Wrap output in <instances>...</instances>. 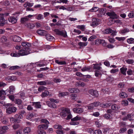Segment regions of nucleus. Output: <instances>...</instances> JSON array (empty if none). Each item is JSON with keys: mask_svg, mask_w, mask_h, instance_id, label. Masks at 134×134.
<instances>
[{"mask_svg": "<svg viewBox=\"0 0 134 134\" xmlns=\"http://www.w3.org/2000/svg\"><path fill=\"white\" fill-rule=\"evenodd\" d=\"M60 116L62 118L67 116L66 118L67 120L70 119L72 117V116L71 114L70 109L66 108L62 109L60 113Z\"/></svg>", "mask_w": 134, "mask_h": 134, "instance_id": "f257e3e1", "label": "nucleus"}, {"mask_svg": "<svg viewBox=\"0 0 134 134\" xmlns=\"http://www.w3.org/2000/svg\"><path fill=\"white\" fill-rule=\"evenodd\" d=\"M27 49L28 50V51L24 49L19 51V52L20 56L26 55L32 53L38 52V51H37L36 49L33 50H32H32L31 49Z\"/></svg>", "mask_w": 134, "mask_h": 134, "instance_id": "f03ea898", "label": "nucleus"}, {"mask_svg": "<svg viewBox=\"0 0 134 134\" xmlns=\"http://www.w3.org/2000/svg\"><path fill=\"white\" fill-rule=\"evenodd\" d=\"M59 102V101L57 99L51 98L49 99V100L47 101L46 103L49 107L52 108H57V106L55 103H58Z\"/></svg>", "mask_w": 134, "mask_h": 134, "instance_id": "7ed1b4c3", "label": "nucleus"}, {"mask_svg": "<svg viewBox=\"0 0 134 134\" xmlns=\"http://www.w3.org/2000/svg\"><path fill=\"white\" fill-rule=\"evenodd\" d=\"M38 44L37 43L35 42L34 43V45L35 47H33V49H32L30 48L31 45V44L29 43L24 42H22L21 43V45L24 47V49L27 51L28 50V49H31V50H32H32H34L36 48V47H38Z\"/></svg>", "mask_w": 134, "mask_h": 134, "instance_id": "20e7f679", "label": "nucleus"}, {"mask_svg": "<svg viewBox=\"0 0 134 134\" xmlns=\"http://www.w3.org/2000/svg\"><path fill=\"white\" fill-rule=\"evenodd\" d=\"M12 105L10 103L7 104V105L9 107L8 108L7 107L6 109V113L8 114L16 112L17 110L16 108L15 107L11 106Z\"/></svg>", "mask_w": 134, "mask_h": 134, "instance_id": "39448f33", "label": "nucleus"}, {"mask_svg": "<svg viewBox=\"0 0 134 134\" xmlns=\"http://www.w3.org/2000/svg\"><path fill=\"white\" fill-rule=\"evenodd\" d=\"M54 31L56 34L59 35L66 37L67 36L66 32V31L64 32L63 31H60L58 29H55L54 30Z\"/></svg>", "mask_w": 134, "mask_h": 134, "instance_id": "423d86ee", "label": "nucleus"}, {"mask_svg": "<svg viewBox=\"0 0 134 134\" xmlns=\"http://www.w3.org/2000/svg\"><path fill=\"white\" fill-rule=\"evenodd\" d=\"M45 65V64H42L41 62H39L35 63H31L30 64L29 66H30V67L34 66V69H36L35 68L36 67H40L42 66H43Z\"/></svg>", "mask_w": 134, "mask_h": 134, "instance_id": "0eeeda50", "label": "nucleus"}, {"mask_svg": "<svg viewBox=\"0 0 134 134\" xmlns=\"http://www.w3.org/2000/svg\"><path fill=\"white\" fill-rule=\"evenodd\" d=\"M99 21V19L96 18H93L92 22L90 24V25L93 27H96L100 24Z\"/></svg>", "mask_w": 134, "mask_h": 134, "instance_id": "6e6552de", "label": "nucleus"}, {"mask_svg": "<svg viewBox=\"0 0 134 134\" xmlns=\"http://www.w3.org/2000/svg\"><path fill=\"white\" fill-rule=\"evenodd\" d=\"M106 14L109 16L111 18L113 19H117L118 17L116 14L114 12L107 13H106Z\"/></svg>", "mask_w": 134, "mask_h": 134, "instance_id": "1a4fd4ad", "label": "nucleus"}, {"mask_svg": "<svg viewBox=\"0 0 134 134\" xmlns=\"http://www.w3.org/2000/svg\"><path fill=\"white\" fill-rule=\"evenodd\" d=\"M8 127L7 126L0 127V134H3L6 132L8 130Z\"/></svg>", "mask_w": 134, "mask_h": 134, "instance_id": "9d476101", "label": "nucleus"}, {"mask_svg": "<svg viewBox=\"0 0 134 134\" xmlns=\"http://www.w3.org/2000/svg\"><path fill=\"white\" fill-rule=\"evenodd\" d=\"M89 93L92 96L95 97H97L99 95L98 91L93 90H90L89 91Z\"/></svg>", "mask_w": 134, "mask_h": 134, "instance_id": "9b49d317", "label": "nucleus"}, {"mask_svg": "<svg viewBox=\"0 0 134 134\" xmlns=\"http://www.w3.org/2000/svg\"><path fill=\"white\" fill-rule=\"evenodd\" d=\"M33 15H29L28 16H26L25 17L22 18L21 19V22L22 23H24V22L29 20L30 18L32 17Z\"/></svg>", "mask_w": 134, "mask_h": 134, "instance_id": "f8f14e48", "label": "nucleus"}, {"mask_svg": "<svg viewBox=\"0 0 134 134\" xmlns=\"http://www.w3.org/2000/svg\"><path fill=\"white\" fill-rule=\"evenodd\" d=\"M83 110L82 108H75L73 109V111L75 113L80 114L82 113L83 111Z\"/></svg>", "mask_w": 134, "mask_h": 134, "instance_id": "ddd939ff", "label": "nucleus"}, {"mask_svg": "<svg viewBox=\"0 0 134 134\" xmlns=\"http://www.w3.org/2000/svg\"><path fill=\"white\" fill-rule=\"evenodd\" d=\"M48 127V125L47 124H42L38 125L37 127V128L38 129L46 130Z\"/></svg>", "mask_w": 134, "mask_h": 134, "instance_id": "4468645a", "label": "nucleus"}, {"mask_svg": "<svg viewBox=\"0 0 134 134\" xmlns=\"http://www.w3.org/2000/svg\"><path fill=\"white\" fill-rule=\"evenodd\" d=\"M46 39L48 41H52L54 40V37L50 34H46Z\"/></svg>", "mask_w": 134, "mask_h": 134, "instance_id": "2eb2a0df", "label": "nucleus"}, {"mask_svg": "<svg viewBox=\"0 0 134 134\" xmlns=\"http://www.w3.org/2000/svg\"><path fill=\"white\" fill-rule=\"evenodd\" d=\"M119 96L120 97L123 98L127 97H128V95L125 92L121 91L119 94Z\"/></svg>", "mask_w": 134, "mask_h": 134, "instance_id": "dca6fc26", "label": "nucleus"}, {"mask_svg": "<svg viewBox=\"0 0 134 134\" xmlns=\"http://www.w3.org/2000/svg\"><path fill=\"white\" fill-rule=\"evenodd\" d=\"M7 20H5L4 18L2 17L0 18V26H3L5 24L7 23Z\"/></svg>", "mask_w": 134, "mask_h": 134, "instance_id": "f3484780", "label": "nucleus"}, {"mask_svg": "<svg viewBox=\"0 0 134 134\" xmlns=\"http://www.w3.org/2000/svg\"><path fill=\"white\" fill-rule=\"evenodd\" d=\"M8 20L9 22L12 24H14L16 23L17 21L16 19L14 16L10 17L8 19Z\"/></svg>", "mask_w": 134, "mask_h": 134, "instance_id": "a211bd4d", "label": "nucleus"}, {"mask_svg": "<svg viewBox=\"0 0 134 134\" xmlns=\"http://www.w3.org/2000/svg\"><path fill=\"white\" fill-rule=\"evenodd\" d=\"M32 103L33 105L36 108H40L41 107V106L40 104V102H32Z\"/></svg>", "mask_w": 134, "mask_h": 134, "instance_id": "6ab92c4d", "label": "nucleus"}, {"mask_svg": "<svg viewBox=\"0 0 134 134\" xmlns=\"http://www.w3.org/2000/svg\"><path fill=\"white\" fill-rule=\"evenodd\" d=\"M37 32L39 35L42 36H44L47 34L46 31L44 30H38L37 31Z\"/></svg>", "mask_w": 134, "mask_h": 134, "instance_id": "aec40b11", "label": "nucleus"}, {"mask_svg": "<svg viewBox=\"0 0 134 134\" xmlns=\"http://www.w3.org/2000/svg\"><path fill=\"white\" fill-rule=\"evenodd\" d=\"M31 131L30 128L27 127L25 128L23 130L24 134H28Z\"/></svg>", "mask_w": 134, "mask_h": 134, "instance_id": "412c9836", "label": "nucleus"}, {"mask_svg": "<svg viewBox=\"0 0 134 134\" xmlns=\"http://www.w3.org/2000/svg\"><path fill=\"white\" fill-rule=\"evenodd\" d=\"M7 93V92H6V91H5L3 90H2L0 91V97L2 96V95H6ZM2 99L3 100L4 99L5 97V96H2Z\"/></svg>", "mask_w": 134, "mask_h": 134, "instance_id": "4be33fe9", "label": "nucleus"}, {"mask_svg": "<svg viewBox=\"0 0 134 134\" xmlns=\"http://www.w3.org/2000/svg\"><path fill=\"white\" fill-rule=\"evenodd\" d=\"M69 94V93L68 92H59L58 96L59 97H62Z\"/></svg>", "mask_w": 134, "mask_h": 134, "instance_id": "5701e85b", "label": "nucleus"}, {"mask_svg": "<svg viewBox=\"0 0 134 134\" xmlns=\"http://www.w3.org/2000/svg\"><path fill=\"white\" fill-rule=\"evenodd\" d=\"M15 90V87L14 86H11L9 87V89L8 90L7 89L6 91H9V93L11 94H12L13 92H14Z\"/></svg>", "mask_w": 134, "mask_h": 134, "instance_id": "b1692460", "label": "nucleus"}, {"mask_svg": "<svg viewBox=\"0 0 134 134\" xmlns=\"http://www.w3.org/2000/svg\"><path fill=\"white\" fill-rule=\"evenodd\" d=\"M81 70L83 72L91 71L92 70L90 66H85L81 69Z\"/></svg>", "mask_w": 134, "mask_h": 134, "instance_id": "393cba45", "label": "nucleus"}, {"mask_svg": "<svg viewBox=\"0 0 134 134\" xmlns=\"http://www.w3.org/2000/svg\"><path fill=\"white\" fill-rule=\"evenodd\" d=\"M13 40L14 41L18 42L21 41V38L15 35L13 36Z\"/></svg>", "mask_w": 134, "mask_h": 134, "instance_id": "a878e982", "label": "nucleus"}, {"mask_svg": "<svg viewBox=\"0 0 134 134\" xmlns=\"http://www.w3.org/2000/svg\"><path fill=\"white\" fill-rule=\"evenodd\" d=\"M17 79V77L16 76H9L7 77L6 78V80H11L13 81H15Z\"/></svg>", "mask_w": 134, "mask_h": 134, "instance_id": "bb28decb", "label": "nucleus"}, {"mask_svg": "<svg viewBox=\"0 0 134 134\" xmlns=\"http://www.w3.org/2000/svg\"><path fill=\"white\" fill-rule=\"evenodd\" d=\"M33 16H36V18L38 20L43 19V15L41 14H36L33 15Z\"/></svg>", "mask_w": 134, "mask_h": 134, "instance_id": "cd10ccee", "label": "nucleus"}, {"mask_svg": "<svg viewBox=\"0 0 134 134\" xmlns=\"http://www.w3.org/2000/svg\"><path fill=\"white\" fill-rule=\"evenodd\" d=\"M82 120V118L78 115L71 119V121H80Z\"/></svg>", "mask_w": 134, "mask_h": 134, "instance_id": "c85d7f7f", "label": "nucleus"}, {"mask_svg": "<svg viewBox=\"0 0 134 134\" xmlns=\"http://www.w3.org/2000/svg\"><path fill=\"white\" fill-rule=\"evenodd\" d=\"M93 69L97 70H100L101 69V67L99 66L98 64H94L92 65Z\"/></svg>", "mask_w": 134, "mask_h": 134, "instance_id": "c756f323", "label": "nucleus"}, {"mask_svg": "<svg viewBox=\"0 0 134 134\" xmlns=\"http://www.w3.org/2000/svg\"><path fill=\"white\" fill-rule=\"evenodd\" d=\"M95 125L98 128H100L101 127L103 126V125L102 123L98 121H96L95 122Z\"/></svg>", "mask_w": 134, "mask_h": 134, "instance_id": "7c9ffc66", "label": "nucleus"}, {"mask_svg": "<svg viewBox=\"0 0 134 134\" xmlns=\"http://www.w3.org/2000/svg\"><path fill=\"white\" fill-rule=\"evenodd\" d=\"M10 55L12 57H19L20 56L19 51L18 52H15L11 53Z\"/></svg>", "mask_w": 134, "mask_h": 134, "instance_id": "2f4dec72", "label": "nucleus"}, {"mask_svg": "<svg viewBox=\"0 0 134 134\" xmlns=\"http://www.w3.org/2000/svg\"><path fill=\"white\" fill-rule=\"evenodd\" d=\"M111 108L114 110H117L120 109V107L116 104H114L111 106Z\"/></svg>", "mask_w": 134, "mask_h": 134, "instance_id": "473e14b6", "label": "nucleus"}, {"mask_svg": "<svg viewBox=\"0 0 134 134\" xmlns=\"http://www.w3.org/2000/svg\"><path fill=\"white\" fill-rule=\"evenodd\" d=\"M127 69L126 67H122L120 69L121 73L125 75L126 74V72Z\"/></svg>", "mask_w": 134, "mask_h": 134, "instance_id": "72a5a7b5", "label": "nucleus"}, {"mask_svg": "<svg viewBox=\"0 0 134 134\" xmlns=\"http://www.w3.org/2000/svg\"><path fill=\"white\" fill-rule=\"evenodd\" d=\"M55 63L60 65H65L66 63L65 61H60L56 59L55 60Z\"/></svg>", "mask_w": 134, "mask_h": 134, "instance_id": "f704fd0d", "label": "nucleus"}, {"mask_svg": "<svg viewBox=\"0 0 134 134\" xmlns=\"http://www.w3.org/2000/svg\"><path fill=\"white\" fill-rule=\"evenodd\" d=\"M111 104L110 103H106L104 104H101V107L104 108H106L110 107Z\"/></svg>", "mask_w": 134, "mask_h": 134, "instance_id": "c9c22d12", "label": "nucleus"}, {"mask_svg": "<svg viewBox=\"0 0 134 134\" xmlns=\"http://www.w3.org/2000/svg\"><path fill=\"white\" fill-rule=\"evenodd\" d=\"M127 43L129 44H134V38H130L127 40Z\"/></svg>", "mask_w": 134, "mask_h": 134, "instance_id": "e433bc0d", "label": "nucleus"}, {"mask_svg": "<svg viewBox=\"0 0 134 134\" xmlns=\"http://www.w3.org/2000/svg\"><path fill=\"white\" fill-rule=\"evenodd\" d=\"M129 29L127 28H125L120 30V34H125L129 32Z\"/></svg>", "mask_w": 134, "mask_h": 134, "instance_id": "4c0bfd02", "label": "nucleus"}, {"mask_svg": "<svg viewBox=\"0 0 134 134\" xmlns=\"http://www.w3.org/2000/svg\"><path fill=\"white\" fill-rule=\"evenodd\" d=\"M113 32V30L111 29L108 28L106 29L104 31V33L106 34H109Z\"/></svg>", "mask_w": 134, "mask_h": 134, "instance_id": "58836bf2", "label": "nucleus"}, {"mask_svg": "<svg viewBox=\"0 0 134 134\" xmlns=\"http://www.w3.org/2000/svg\"><path fill=\"white\" fill-rule=\"evenodd\" d=\"M77 28L81 30L82 31H84L85 28V26L84 25H78L77 26Z\"/></svg>", "mask_w": 134, "mask_h": 134, "instance_id": "ea45409f", "label": "nucleus"}, {"mask_svg": "<svg viewBox=\"0 0 134 134\" xmlns=\"http://www.w3.org/2000/svg\"><path fill=\"white\" fill-rule=\"evenodd\" d=\"M49 94V92L47 91H45L44 92H43L41 94V96L42 97H45Z\"/></svg>", "mask_w": 134, "mask_h": 134, "instance_id": "a19ab883", "label": "nucleus"}, {"mask_svg": "<svg viewBox=\"0 0 134 134\" xmlns=\"http://www.w3.org/2000/svg\"><path fill=\"white\" fill-rule=\"evenodd\" d=\"M95 75L97 77H100L101 76V74L99 71L96 70L95 71Z\"/></svg>", "mask_w": 134, "mask_h": 134, "instance_id": "79ce46f5", "label": "nucleus"}, {"mask_svg": "<svg viewBox=\"0 0 134 134\" xmlns=\"http://www.w3.org/2000/svg\"><path fill=\"white\" fill-rule=\"evenodd\" d=\"M87 44V42H80L78 43V45L81 47H85L86 46Z\"/></svg>", "mask_w": 134, "mask_h": 134, "instance_id": "37998d69", "label": "nucleus"}, {"mask_svg": "<svg viewBox=\"0 0 134 134\" xmlns=\"http://www.w3.org/2000/svg\"><path fill=\"white\" fill-rule=\"evenodd\" d=\"M37 132L39 134H46V132L43 130L38 129Z\"/></svg>", "mask_w": 134, "mask_h": 134, "instance_id": "c03bdc74", "label": "nucleus"}, {"mask_svg": "<svg viewBox=\"0 0 134 134\" xmlns=\"http://www.w3.org/2000/svg\"><path fill=\"white\" fill-rule=\"evenodd\" d=\"M115 39L119 41H123L126 39V38L125 37H115Z\"/></svg>", "mask_w": 134, "mask_h": 134, "instance_id": "a18cd8bd", "label": "nucleus"}, {"mask_svg": "<svg viewBox=\"0 0 134 134\" xmlns=\"http://www.w3.org/2000/svg\"><path fill=\"white\" fill-rule=\"evenodd\" d=\"M99 9V8L97 7H93L89 11L91 12H95L97 11Z\"/></svg>", "mask_w": 134, "mask_h": 134, "instance_id": "49530a36", "label": "nucleus"}, {"mask_svg": "<svg viewBox=\"0 0 134 134\" xmlns=\"http://www.w3.org/2000/svg\"><path fill=\"white\" fill-rule=\"evenodd\" d=\"M41 123H44L46 124H49V122L46 119H43L41 120Z\"/></svg>", "mask_w": 134, "mask_h": 134, "instance_id": "de8ad7c7", "label": "nucleus"}, {"mask_svg": "<svg viewBox=\"0 0 134 134\" xmlns=\"http://www.w3.org/2000/svg\"><path fill=\"white\" fill-rule=\"evenodd\" d=\"M103 117L104 118L107 119H108L111 118V116L110 114H105L104 115Z\"/></svg>", "mask_w": 134, "mask_h": 134, "instance_id": "09e8293b", "label": "nucleus"}, {"mask_svg": "<svg viewBox=\"0 0 134 134\" xmlns=\"http://www.w3.org/2000/svg\"><path fill=\"white\" fill-rule=\"evenodd\" d=\"M46 89V87L43 86H41L38 88V90L39 92H41L44 90Z\"/></svg>", "mask_w": 134, "mask_h": 134, "instance_id": "8fccbe9b", "label": "nucleus"}, {"mask_svg": "<svg viewBox=\"0 0 134 134\" xmlns=\"http://www.w3.org/2000/svg\"><path fill=\"white\" fill-rule=\"evenodd\" d=\"M27 26L29 28L32 29L35 26V25L33 23H28L27 24Z\"/></svg>", "mask_w": 134, "mask_h": 134, "instance_id": "3c124183", "label": "nucleus"}, {"mask_svg": "<svg viewBox=\"0 0 134 134\" xmlns=\"http://www.w3.org/2000/svg\"><path fill=\"white\" fill-rule=\"evenodd\" d=\"M93 105L95 107H96L100 105L101 106V104L99 102H97L93 103Z\"/></svg>", "mask_w": 134, "mask_h": 134, "instance_id": "603ef678", "label": "nucleus"}, {"mask_svg": "<svg viewBox=\"0 0 134 134\" xmlns=\"http://www.w3.org/2000/svg\"><path fill=\"white\" fill-rule=\"evenodd\" d=\"M94 108L93 103L89 104L88 106V108L89 110H92Z\"/></svg>", "mask_w": 134, "mask_h": 134, "instance_id": "864d4df0", "label": "nucleus"}, {"mask_svg": "<svg viewBox=\"0 0 134 134\" xmlns=\"http://www.w3.org/2000/svg\"><path fill=\"white\" fill-rule=\"evenodd\" d=\"M125 86V84L123 82L119 83L118 85V87L119 88H124Z\"/></svg>", "mask_w": 134, "mask_h": 134, "instance_id": "5fc2aeb1", "label": "nucleus"}, {"mask_svg": "<svg viewBox=\"0 0 134 134\" xmlns=\"http://www.w3.org/2000/svg\"><path fill=\"white\" fill-rule=\"evenodd\" d=\"M102 132L100 130H95L93 132V134H102Z\"/></svg>", "mask_w": 134, "mask_h": 134, "instance_id": "6e6d98bb", "label": "nucleus"}, {"mask_svg": "<svg viewBox=\"0 0 134 134\" xmlns=\"http://www.w3.org/2000/svg\"><path fill=\"white\" fill-rule=\"evenodd\" d=\"M121 104L123 105H127L128 104V102L127 100H124L122 102Z\"/></svg>", "mask_w": 134, "mask_h": 134, "instance_id": "4d7b16f0", "label": "nucleus"}, {"mask_svg": "<svg viewBox=\"0 0 134 134\" xmlns=\"http://www.w3.org/2000/svg\"><path fill=\"white\" fill-rule=\"evenodd\" d=\"M77 96L76 94H73L71 95V98L72 99L76 100L77 99Z\"/></svg>", "mask_w": 134, "mask_h": 134, "instance_id": "13d9d810", "label": "nucleus"}, {"mask_svg": "<svg viewBox=\"0 0 134 134\" xmlns=\"http://www.w3.org/2000/svg\"><path fill=\"white\" fill-rule=\"evenodd\" d=\"M119 71L118 69H112L110 70V72L111 73H114L117 72Z\"/></svg>", "mask_w": 134, "mask_h": 134, "instance_id": "bf43d9fd", "label": "nucleus"}, {"mask_svg": "<svg viewBox=\"0 0 134 134\" xmlns=\"http://www.w3.org/2000/svg\"><path fill=\"white\" fill-rule=\"evenodd\" d=\"M96 37L94 35H93L91 36L88 39V41H92L93 40L96 38Z\"/></svg>", "mask_w": 134, "mask_h": 134, "instance_id": "052dcab7", "label": "nucleus"}, {"mask_svg": "<svg viewBox=\"0 0 134 134\" xmlns=\"http://www.w3.org/2000/svg\"><path fill=\"white\" fill-rule=\"evenodd\" d=\"M79 124L78 122L74 121H71L70 122V124L71 125H78Z\"/></svg>", "mask_w": 134, "mask_h": 134, "instance_id": "680f3d73", "label": "nucleus"}, {"mask_svg": "<svg viewBox=\"0 0 134 134\" xmlns=\"http://www.w3.org/2000/svg\"><path fill=\"white\" fill-rule=\"evenodd\" d=\"M19 68L20 67L19 66H18L16 65L11 66L10 68V69L11 70H13L16 69H19Z\"/></svg>", "mask_w": 134, "mask_h": 134, "instance_id": "e2e57ef3", "label": "nucleus"}, {"mask_svg": "<svg viewBox=\"0 0 134 134\" xmlns=\"http://www.w3.org/2000/svg\"><path fill=\"white\" fill-rule=\"evenodd\" d=\"M33 116V115L32 114H29L26 116V118L27 119L29 120L32 118Z\"/></svg>", "mask_w": 134, "mask_h": 134, "instance_id": "0e129e2a", "label": "nucleus"}, {"mask_svg": "<svg viewBox=\"0 0 134 134\" xmlns=\"http://www.w3.org/2000/svg\"><path fill=\"white\" fill-rule=\"evenodd\" d=\"M7 39L5 36H3L1 38V40L2 42L4 43L7 41Z\"/></svg>", "mask_w": 134, "mask_h": 134, "instance_id": "69168bd1", "label": "nucleus"}, {"mask_svg": "<svg viewBox=\"0 0 134 134\" xmlns=\"http://www.w3.org/2000/svg\"><path fill=\"white\" fill-rule=\"evenodd\" d=\"M127 130V129L125 127L121 128L119 131V132L120 133H122L124 132Z\"/></svg>", "mask_w": 134, "mask_h": 134, "instance_id": "338daca9", "label": "nucleus"}, {"mask_svg": "<svg viewBox=\"0 0 134 134\" xmlns=\"http://www.w3.org/2000/svg\"><path fill=\"white\" fill-rule=\"evenodd\" d=\"M128 16L130 18H132L134 17V13L132 12L129 13L128 15Z\"/></svg>", "mask_w": 134, "mask_h": 134, "instance_id": "774afa93", "label": "nucleus"}]
</instances>
